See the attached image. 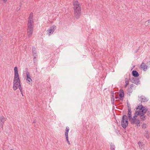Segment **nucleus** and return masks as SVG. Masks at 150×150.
Returning <instances> with one entry per match:
<instances>
[{
	"label": "nucleus",
	"instance_id": "nucleus-33",
	"mask_svg": "<svg viewBox=\"0 0 150 150\" xmlns=\"http://www.w3.org/2000/svg\"><path fill=\"white\" fill-rule=\"evenodd\" d=\"M150 115V114H148V115Z\"/></svg>",
	"mask_w": 150,
	"mask_h": 150
},
{
	"label": "nucleus",
	"instance_id": "nucleus-3",
	"mask_svg": "<svg viewBox=\"0 0 150 150\" xmlns=\"http://www.w3.org/2000/svg\"><path fill=\"white\" fill-rule=\"evenodd\" d=\"M14 76L13 81V89L16 91L18 86L21 84L19 78L17 67H16L14 68Z\"/></svg>",
	"mask_w": 150,
	"mask_h": 150
},
{
	"label": "nucleus",
	"instance_id": "nucleus-17",
	"mask_svg": "<svg viewBox=\"0 0 150 150\" xmlns=\"http://www.w3.org/2000/svg\"><path fill=\"white\" fill-rule=\"evenodd\" d=\"M35 47H33L32 48V51H33V56L34 57V59H35L36 58L35 57L36 56V52L35 50Z\"/></svg>",
	"mask_w": 150,
	"mask_h": 150
},
{
	"label": "nucleus",
	"instance_id": "nucleus-19",
	"mask_svg": "<svg viewBox=\"0 0 150 150\" xmlns=\"http://www.w3.org/2000/svg\"><path fill=\"white\" fill-rule=\"evenodd\" d=\"M127 91L128 94H130L132 92V88H130L127 89Z\"/></svg>",
	"mask_w": 150,
	"mask_h": 150
},
{
	"label": "nucleus",
	"instance_id": "nucleus-15",
	"mask_svg": "<svg viewBox=\"0 0 150 150\" xmlns=\"http://www.w3.org/2000/svg\"><path fill=\"white\" fill-rule=\"evenodd\" d=\"M127 115L129 120V119L130 118H131L132 117V112L131 110V108H129L128 109V112Z\"/></svg>",
	"mask_w": 150,
	"mask_h": 150
},
{
	"label": "nucleus",
	"instance_id": "nucleus-20",
	"mask_svg": "<svg viewBox=\"0 0 150 150\" xmlns=\"http://www.w3.org/2000/svg\"><path fill=\"white\" fill-rule=\"evenodd\" d=\"M110 146H111V150H115V147L114 144L111 143L110 144Z\"/></svg>",
	"mask_w": 150,
	"mask_h": 150
},
{
	"label": "nucleus",
	"instance_id": "nucleus-1",
	"mask_svg": "<svg viewBox=\"0 0 150 150\" xmlns=\"http://www.w3.org/2000/svg\"><path fill=\"white\" fill-rule=\"evenodd\" d=\"M136 110H139L136 111V112L138 115H139L140 118L142 120H145L146 119V116L144 115L147 110L146 107H144L142 105L137 106Z\"/></svg>",
	"mask_w": 150,
	"mask_h": 150
},
{
	"label": "nucleus",
	"instance_id": "nucleus-4",
	"mask_svg": "<svg viewBox=\"0 0 150 150\" xmlns=\"http://www.w3.org/2000/svg\"><path fill=\"white\" fill-rule=\"evenodd\" d=\"M137 117V113L136 111H135L133 117H132L131 118H130L129 120V121L133 125L134 124H136L138 126V125L140 123V120L136 118Z\"/></svg>",
	"mask_w": 150,
	"mask_h": 150
},
{
	"label": "nucleus",
	"instance_id": "nucleus-9",
	"mask_svg": "<svg viewBox=\"0 0 150 150\" xmlns=\"http://www.w3.org/2000/svg\"><path fill=\"white\" fill-rule=\"evenodd\" d=\"M33 13H31L28 18V24L33 25Z\"/></svg>",
	"mask_w": 150,
	"mask_h": 150
},
{
	"label": "nucleus",
	"instance_id": "nucleus-14",
	"mask_svg": "<svg viewBox=\"0 0 150 150\" xmlns=\"http://www.w3.org/2000/svg\"><path fill=\"white\" fill-rule=\"evenodd\" d=\"M140 100H141V102H145L148 101V99L147 98H146L145 96H142L139 97Z\"/></svg>",
	"mask_w": 150,
	"mask_h": 150
},
{
	"label": "nucleus",
	"instance_id": "nucleus-22",
	"mask_svg": "<svg viewBox=\"0 0 150 150\" xmlns=\"http://www.w3.org/2000/svg\"><path fill=\"white\" fill-rule=\"evenodd\" d=\"M147 126L146 123H144L142 125V128L144 129H145L146 128H147Z\"/></svg>",
	"mask_w": 150,
	"mask_h": 150
},
{
	"label": "nucleus",
	"instance_id": "nucleus-29",
	"mask_svg": "<svg viewBox=\"0 0 150 150\" xmlns=\"http://www.w3.org/2000/svg\"><path fill=\"white\" fill-rule=\"evenodd\" d=\"M148 23H150V20H149L148 21Z\"/></svg>",
	"mask_w": 150,
	"mask_h": 150
},
{
	"label": "nucleus",
	"instance_id": "nucleus-12",
	"mask_svg": "<svg viewBox=\"0 0 150 150\" xmlns=\"http://www.w3.org/2000/svg\"><path fill=\"white\" fill-rule=\"evenodd\" d=\"M132 83L136 85L138 84L139 82V79L136 78H133L131 81Z\"/></svg>",
	"mask_w": 150,
	"mask_h": 150
},
{
	"label": "nucleus",
	"instance_id": "nucleus-18",
	"mask_svg": "<svg viewBox=\"0 0 150 150\" xmlns=\"http://www.w3.org/2000/svg\"><path fill=\"white\" fill-rule=\"evenodd\" d=\"M120 94H119V96L121 98L124 97V93L123 90H120Z\"/></svg>",
	"mask_w": 150,
	"mask_h": 150
},
{
	"label": "nucleus",
	"instance_id": "nucleus-2",
	"mask_svg": "<svg viewBox=\"0 0 150 150\" xmlns=\"http://www.w3.org/2000/svg\"><path fill=\"white\" fill-rule=\"evenodd\" d=\"M74 13L75 18L78 19L81 15V5L77 0H74L73 1Z\"/></svg>",
	"mask_w": 150,
	"mask_h": 150
},
{
	"label": "nucleus",
	"instance_id": "nucleus-25",
	"mask_svg": "<svg viewBox=\"0 0 150 150\" xmlns=\"http://www.w3.org/2000/svg\"><path fill=\"white\" fill-rule=\"evenodd\" d=\"M138 144L139 145V146H141L142 144V143L140 142H138Z\"/></svg>",
	"mask_w": 150,
	"mask_h": 150
},
{
	"label": "nucleus",
	"instance_id": "nucleus-30",
	"mask_svg": "<svg viewBox=\"0 0 150 150\" xmlns=\"http://www.w3.org/2000/svg\"><path fill=\"white\" fill-rule=\"evenodd\" d=\"M113 96H113V95H112V97H113Z\"/></svg>",
	"mask_w": 150,
	"mask_h": 150
},
{
	"label": "nucleus",
	"instance_id": "nucleus-21",
	"mask_svg": "<svg viewBox=\"0 0 150 150\" xmlns=\"http://www.w3.org/2000/svg\"><path fill=\"white\" fill-rule=\"evenodd\" d=\"M146 133L144 135L147 139L149 137V135L147 131L146 132Z\"/></svg>",
	"mask_w": 150,
	"mask_h": 150
},
{
	"label": "nucleus",
	"instance_id": "nucleus-27",
	"mask_svg": "<svg viewBox=\"0 0 150 150\" xmlns=\"http://www.w3.org/2000/svg\"><path fill=\"white\" fill-rule=\"evenodd\" d=\"M21 95H22V96H23V91H22V92H21Z\"/></svg>",
	"mask_w": 150,
	"mask_h": 150
},
{
	"label": "nucleus",
	"instance_id": "nucleus-31",
	"mask_svg": "<svg viewBox=\"0 0 150 150\" xmlns=\"http://www.w3.org/2000/svg\"><path fill=\"white\" fill-rule=\"evenodd\" d=\"M150 115V114H148V115Z\"/></svg>",
	"mask_w": 150,
	"mask_h": 150
},
{
	"label": "nucleus",
	"instance_id": "nucleus-11",
	"mask_svg": "<svg viewBox=\"0 0 150 150\" xmlns=\"http://www.w3.org/2000/svg\"><path fill=\"white\" fill-rule=\"evenodd\" d=\"M6 121V118L4 116H2L0 117V124L1 125L2 127L3 126V124Z\"/></svg>",
	"mask_w": 150,
	"mask_h": 150
},
{
	"label": "nucleus",
	"instance_id": "nucleus-24",
	"mask_svg": "<svg viewBox=\"0 0 150 150\" xmlns=\"http://www.w3.org/2000/svg\"><path fill=\"white\" fill-rule=\"evenodd\" d=\"M125 83H126V84H125V88L128 85L129 81H125Z\"/></svg>",
	"mask_w": 150,
	"mask_h": 150
},
{
	"label": "nucleus",
	"instance_id": "nucleus-32",
	"mask_svg": "<svg viewBox=\"0 0 150 150\" xmlns=\"http://www.w3.org/2000/svg\"><path fill=\"white\" fill-rule=\"evenodd\" d=\"M150 115V114H148V115Z\"/></svg>",
	"mask_w": 150,
	"mask_h": 150
},
{
	"label": "nucleus",
	"instance_id": "nucleus-7",
	"mask_svg": "<svg viewBox=\"0 0 150 150\" xmlns=\"http://www.w3.org/2000/svg\"><path fill=\"white\" fill-rule=\"evenodd\" d=\"M26 80L27 81V83L29 84H31L32 83V80L31 79V76L29 73L28 71H26Z\"/></svg>",
	"mask_w": 150,
	"mask_h": 150
},
{
	"label": "nucleus",
	"instance_id": "nucleus-8",
	"mask_svg": "<svg viewBox=\"0 0 150 150\" xmlns=\"http://www.w3.org/2000/svg\"><path fill=\"white\" fill-rule=\"evenodd\" d=\"M56 28V26L55 25H53L52 27H50V29L47 30V33L49 36H50V35L53 33Z\"/></svg>",
	"mask_w": 150,
	"mask_h": 150
},
{
	"label": "nucleus",
	"instance_id": "nucleus-16",
	"mask_svg": "<svg viewBox=\"0 0 150 150\" xmlns=\"http://www.w3.org/2000/svg\"><path fill=\"white\" fill-rule=\"evenodd\" d=\"M132 73V75L136 77H138L139 75L138 73L136 71H133Z\"/></svg>",
	"mask_w": 150,
	"mask_h": 150
},
{
	"label": "nucleus",
	"instance_id": "nucleus-10",
	"mask_svg": "<svg viewBox=\"0 0 150 150\" xmlns=\"http://www.w3.org/2000/svg\"><path fill=\"white\" fill-rule=\"evenodd\" d=\"M69 128L68 127H66L65 132V136L66 137V140L67 142L69 144H70V142L68 140V133L69 131Z\"/></svg>",
	"mask_w": 150,
	"mask_h": 150
},
{
	"label": "nucleus",
	"instance_id": "nucleus-28",
	"mask_svg": "<svg viewBox=\"0 0 150 150\" xmlns=\"http://www.w3.org/2000/svg\"><path fill=\"white\" fill-rule=\"evenodd\" d=\"M7 0H3L4 3H6V2Z\"/></svg>",
	"mask_w": 150,
	"mask_h": 150
},
{
	"label": "nucleus",
	"instance_id": "nucleus-26",
	"mask_svg": "<svg viewBox=\"0 0 150 150\" xmlns=\"http://www.w3.org/2000/svg\"><path fill=\"white\" fill-rule=\"evenodd\" d=\"M134 86V85L133 84H131L130 86H131L130 88H132V87H133Z\"/></svg>",
	"mask_w": 150,
	"mask_h": 150
},
{
	"label": "nucleus",
	"instance_id": "nucleus-23",
	"mask_svg": "<svg viewBox=\"0 0 150 150\" xmlns=\"http://www.w3.org/2000/svg\"><path fill=\"white\" fill-rule=\"evenodd\" d=\"M18 88L20 90V92H22V91H23L22 88L21 86V84L20 85V86H18Z\"/></svg>",
	"mask_w": 150,
	"mask_h": 150
},
{
	"label": "nucleus",
	"instance_id": "nucleus-5",
	"mask_svg": "<svg viewBox=\"0 0 150 150\" xmlns=\"http://www.w3.org/2000/svg\"><path fill=\"white\" fill-rule=\"evenodd\" d=\"M128 124L127 117L126 115H124L122 116V120L121 122V125L122 127L124 129L126 128Z\"/></svg>",
	"mask_w": 150,
	"mask_h": 150
},
{
	"label": "nucleus",
	"instance_id": "nucleus-6",
	"mask_svg": "<svg viewBox=\"0 0 150 150\" xmlns=\"http://www.w3.org/2000/svg\"><path fill=\"white\" fill-rule=\"evenodd\" d=\"M33 25L28 24L27 33L28 37H30L32 35L33 29Z\"/></svg>",
	"mask_w": 150,
	"mask_h": 150
},
{
	"label": "nucleus",
	"instance_id": "nucleus-13",
	"mask_svg": "<svg viewBox=\"0 0 150 150\" xmlns=\"http://www.w3.org/2000/svg\"><path fill=\"white\" fill-rule=\"evenodd\" d=\"M140 67L144 71H146L147 69V66L144 62L142 63Z\"/></svg>",
	"mask_w": 150,
	"mask_h": 150
}]
</instances>
